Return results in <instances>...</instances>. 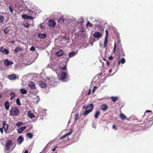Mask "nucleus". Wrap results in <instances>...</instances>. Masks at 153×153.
Here are the masks:
<instances>
[{
	"label": "nucleus",
	"instance_id": "obj_1",
	"mask_svg": "<svg viewBox=\"0 0 153 153\" xmlns=\"http://www.w3.org/2000/svg\"><path fill=\"white\" fill-rule=\"evenodd\" d=\"M20 110L17 107H12L10 110V116H18Z\"/></svg>",
	"mask_w": 153,
	"mask_h": 153
},
{
	"label": "nucleus",
	"instance_id": "obj_2",
	"mask_svg": "<svg viewBox=\"0 0 153 153\" xmlns=\"http://www.w3.org/2000/svg\"><path fill=\"white\" fill-rule=\"evenodd\" d=\"M117 52V54L119 57L124 56L125 55L122 46L120 44L118 47Z\"/></svg>",
	"mask_w": 153,
	"mask_h": 153
},
{
	"label": "nucleus",
	"instance_id": "obj_3",
	"mask_svg": "<svg viewBox=\"0 0 153 153\" xmlns=\"http://www.w3.org/2000/svg\"><path fill=\"white\" fill-rule=\"evenodd\" d=\"M12 142L11 140H8L7 141L5 145L7 150H9L11 147Z\"/></svg>",
	"mask_w": 153,
	"mask_h": 153
},
{
	"label": "nucleus",
	"instance_id": "obj_4",
	"mask_svg": "<svg viewBox=\"0 0 153 153\" xmlns=\"http://www.w3.org/2000/svg\"><path fill=\"white\" fill-rule=\"evenodd\" d=\"M28 86L31 89L35 90L36 89L35 84L32 81L28 83Z\"/></svg>",
	"mask_w": 153,
	"mask_h": 153
},
{
	"label": "nucleus",
	"instance_id": "obj_5",
	"mask_svg": "<svg viewBox=\"0 0 153 153\" xmlns=\"http://www.w3.org/2000/svg\"><path fill=\"white\" fill-rule=\"evenodd\" d=\"M56 25V22L53 19H50L48 21V26L50 27H54Z\"/></svg>",
	"mask_w": 153,
	"mask_h": 153
},
{
	"label": "nucleus",
	"instance_id": "obj_6",
	"mask_svg": "<svg viewBox=\"0 0 153 153\" xmlns=\"http://www.w3.org/2000/svg\"><path fill=\"white\" fill-rule=\"evenodd\" d=\"M2 128H4L5 132H7L8 130V125L6 123V121H3L2 122Z\"/></svg>",
	"mask_w": 153,
	"mask_h": 153
},
{
	"label": "nucleus",
	"instance_id": "obj_7",
	"mask_svg": "<svg viewBox=\"0 0 153 153\" xmlns=\"http://www.w3.org/2000/svg\"><path fill=\"white\" fill-rule=\"evenodd\" d=\"M4 65L6 66H8L10 65L13 64V62L12 61H10L7 59H5L4 61Z\"/></svg>",
	"mask_w": 153,
	"mask_h": 153
},
{
	"label": "nucleus",
	"instance_id": "obj_8",
	"mask_svg": "<svg viewBox=\"0 0 153 153\" xmlns=\"http://www.w3.org/2000/svg\"><path fill=\"white\" fill-rule=\"evenodd\" d=\"M0 51L3 53L7 54L9 53V51L7 49H4L3 47H1L0 49Z\"/></svg>",
	"mask_w": 153,
	"mask_h": 153
},
{
	"label": "nucleus",
	"instance_id": "obj_9",
	"mask_svg": "<svg viewBox=\"0 0 153 153\" xmlns=\"http://www.w3.org/2000/svg\"><path fill=\"white\" fill-rule=\"evenodd\" d=\"M66 76L67 74L66 72H62L60 75V79L61 80H64L65 79Z\"/></svg>",
	"mask_w": 153,
	"mask_h": 153
},
{
	"label": "nucleus",
	"instance_id": "obj_10",
	"mask_svg": "<svg viewBox=\"0 0 153 153\" xmlns=\"http://www.w3.org/2000/svg\"><path fill=\"white\" fill-rule=\"evenodd\" d=\"M93 36L94 37L97 38H99L101 36V33L98 32H95L93 34Z\"/></svg>",
	"mask_w": 153,
	"mask_h": 153
},
{
	"label": "nucleus",
	"instance_id": "obj_11",
	"mask_svg": "<svg viewBox=\"0 0 153 153\" xmlns=\"http://www.w3.org/2000/svg\"><path fill=\"white\" fill-rule=\"evenodd\" d=\"M94 107V105L92 103H91L88 105L86 108V109H87L88 108V110H91V111H92Z\"/></svg>",
	"mask_w": 153,
	"mask_h": 153
},
{
	"label": "nucleus",
	"instance_id": "obj_12",
	"mask_svg": "<svg viewBox=\"0 0 153 153\" xmlns=\"http://www.w3.org/2000/svg\"><path fill=\"white\" fill-rule=\"evenodd\" d=\"M22 17L24 19H33V17L30 16H28L26 14L22 15Z\"/></svg>",
	"mask_w": 153,
	"mask_h": 153
},
{
	"label": "nucleus",
	"instance_id": "obj_13",
	"mask_svg": "<svg viewBox=\"0 0 153 153\" xmlns=\"http://www.w3.org/2000/svg\"><path fill=\"white\" fill-rule=\"evenodd\" d=\"M22 51V48L17 47L14 50V53L15 54H16L19 51Z\"/></svg>",
	"mask_w": 153,
	"mask_h": 153
},
{
	"label": "nucleus",
	"instance_id": "obj_14",
	"mask_svg": "<svg viewBox=\"0 0 153 153\" xmlns=\"http://www.w3.org/2000/svg\"><path fill=\"white\" fill-rule=\"evenodd\" d=\"M72 132H73L72 130H70V131L69 133L65 134L64 135L62 136L61 137L60 139L62 140V139H63L64 138H65L66 137L70 135L72 133Z\"/></svg>",
	"mask_w": 153,
	"mask_h": 153
},
{
	"label": "nucleus",
	"instance_id": "obj_15",
	"mask_svg": "<svg viewBox=\"0 0 153 153\" xmlns=\"http://www.w3.org/2000/svg\"><path fill=\"white\" fill-rule=\"evenodd\" d=\"M8 77L10 80H14L16 78V76L15 74H13L8 75Z\"/></svg>",
	"mask_w": 153,
	"mask_h": 153
},
{
	"label": "nucleus",
	"instance_id": "obj_16",
	"mask_svg": "<svg viewBox=\"0 0 153 153\" xmlns=\"http://www.w3.org/2000/svg\"><path fill=\"white\" fill-rule=\"evenodd\" d=\"M27 127L26 126L22 127L17 129L18 133L19 134L21 133L23 131H24Z\"/></svg>",
	"mask_w": 153,
	"mask_h": 153
},
{
	"label": "nucleus",
	"instance_id": "obj_17",
	"mask_svg": "<svg viewBox=\"0 0 153 153\" xmlns=\"http://www.w3.org/2000/svg\"><path fill=\"white\" fill-rule=\"evenodd\" d=\"M18 143L21 144L24 140V138L22 136H19L17 140Z\"/></svg>",
	"mask_w": 153,
	"mask_h": 153
},
{
	"label": "nucleus",
	"instance_id": "obj_18",
	"mask_svg": "<svg viewBox=\"0 0 153 153\" xmlns=\"http://www.w3.org/2000/svg\"><path fill=\"white\" fill-rule=\"evenodd\" d=\"M64 54V53L62 50H60L59 51L56 53L55 54L57 56H62Z\"/></svg>",
	"mask_w": 153,
	"mask_h": 153
},
{
	"label": "nucleus",
	"instance_id": "obj_19",
	"mask_svg": "<svg viewBox=\"0 0 153 153\" xmlns=\"http://www.w3.org/2000/svg\"><path fill=\"white\" fill-rule=\"evenodd\" d=\"M39 84L42 88H45L46 87V85L43 81H40L39 82Z\"/></svg>",
	"mask_w": 153,
	"mask_h": 153
},
{
	"label": "nucleus",
	"instance_id": "obj_20",
	"mask_svg": "<svg viewBox=\"0 0 153 153\" xmlns=\"http://www.w3.org/2000/svg\"><path fill=\"white\" fill-rule=\"evenodd\" d=\"M27 115L28 117L30 118H32L35 117L34 115L33 114L31 113V111H28Z\"/></svg>",
	"mask_w": 153,
	"mask_h": 153
},
{
	"label": "nucleus",
	"instance_id": "obj_21",
	"mask_svg": "<svg viewBox=\"0 0 153 153\" xmlns=\"http://www.w3.org/2000/svg\"><path fill=\"white\" fill-rule=\"evenodd\" d=\"M5 107L7 110H8L10 107L9 103L8 101H6L4 103Z\"/></svg>",
	"mask_w": 153,
	"mask_h": 153
},
{
	"label": "nucleus",
	"instance_id": "obj_22",
	"mask_svg": "<svg viewBox=\"0 0 153 153\" xmlns=\"http://www.w3.org/2000/svg\"><path fill=\"white\" fill-rule=\"evenodd\" d=\"M108 37L107 36H106L105 37V40L104 43L103 47L104 48H106V45L108 43Z\"/></svg>",
	"mask_w": 153,
	"mask_h": 153
},
{
	"label": "nucleus",
	"instance_id": "obj_23",
	"mask_svg": "<svg viewBox=\"0 0 153 153\" xmlns=\"http://www.w3.org/2000/svg\"><path fill=\"white\" fill-rule=\"evenodd\" d=\"M38 36L40 38L44 39L46 37V34L45 33H39L38 34Z\"/></svg>",
	"mask_w": 153,
	"mask_h": 153
},
{
	"label": "nucleus",
	"instance_id": "obj_24",
	"mask_svg": "<svg viewBox=\"0 0 153 153\" xmlns=\"http://www.w3.org/2000/svg\"><path fill=\"white\" fill-rule=\"evenodd\" d=\"M120 116L122 120H124L126 119L127 117L122 113H121L120 114Z\"/></svg>",
	"mask_w": 153,
	"mask_h": 153
},
{
	"label": "nucleus",
	"instance_id": "obj_25",
	"mask_svg": "<svg viewBox=\"0 0 153 153\" xmlns=\"http://www.w3.org/2000/svg\"><path fill=\"white\" fill-rule=\"evenodd\" d=\"M102 110L103 111H106L108 108L107 105L105 104H103L101 106Z\"/></svg>",
	"mask_w": 153,
	"mask_h": 153
},
{
	"label": "nucleus",
	"instance_id": "obj_26",
	"mask_svg": "<svg viewBox=\"0 0 153 153\" xmlns=\"http://www.w3.org/2000/svg\"><path fill=\"white\" fill-rule=\"evenodd\" d=\"M111 99L113 102H115L118 100V97H117L112 96L111 97Z\"/></svg>",
	"mask_w": 153,
	"mask_h": 153
},
{
	"label": "nucleus",
	"instance_id": "obj_27",
	"mask_svg": "<svg viewBox=\"0 0 153 153\" xmlns=\"http://www.w3.org/2000/svg\"><path fill=\"white\" fill-rule=\"evenodd\" d=\"M125 62V60L124 58H122L118 62V65H120V63L124 64Z\"/></svg>",
	"mask_w": 153,
	"mask_h": 153
},
{
	"label": "nucleus",
	"instance_id": "obj_28",
	"mask_svg": "<svg viewBox=\"0 0 153 153\" xmlns=\"http://www.w3.org/2000/svg\"><path fill=\"white\" fill-rule=\"evenodd\" d=\"M20 91L22 94H26L27 93V91L24 89H20Z\"/></svg>",
	"mask_w": 153,
	"mask_h": 153
},
{
	"label": "nucleus",
	"instance_id": "obj_29",
	"mask_svg": "<svg viewBox=\"0 0 153 153\" xmlns=\"http://www.w3.org/2000/svg\"><path fill=\"white\" fill-rule=\"evenodd\" d=\"M64 19L63 18V16H62L58 20V22L59 23H64Z\"/></svg>",
	"mask_w": 153,
	"mask_h": 153
},
{
	"label": "nucleus",
	"instance_id": "obj_30",
	"mask_svg": "<svg viewBox=\"0 0 153 153\" xmlns=\"http://www.w3.org/2000/svg\"><path fill=\"white\" fill-rule=\"evenodd\" d=\"M91 112V110H86L83 113V114L84 115H87Z\"/></svg>",
	"mask_w": 153,
	"mask_h": 153
},
{
	"label": "nucleus",
	"instance_id": "obj_31",
	"mask_svg": "<svg viewBox=\"0 0 153 153\" xmlns=\"http://www.w3.org/2000/svg\"><path fill=\"white\" fill-rule=\"evenodd\" d=\"M10 95L11 96V97L10 98V100H12L15 96V93L12 92H11L10 93Z\"/></svg>",
	"mask_w": 153,
	"mask_h": 153
},
{
	"label": "nucleus",
	"instance_id": "obj_32",
	"mask_svg": "<svg viewBox=\"0 0 153 153\" xmlns=\"http://www.w3.org/2000/svg\"><path fill=\"white\" fill-rule=\"evenodd\" d=\"M79 116V113H77L75 115L74 117V120L75 121H76L78 120Z\"/></svg>",
	"mask_w": 153,
	"mask_h": 153
},
{
	"label": "nucleus",
	"instance_id": "obj_33",
	"mask_svg": "<svg viewBox=\"0 0 153 153\" xmlns=\"http://www.w3.org/2000/svg\"><path fill=\"white\" fill-rule=\"evenodd\" d=\"M75 55V53L74 52H72L69 53V57L70 58L73 56Z\"/></svg>",
	"mask_w": 153,
	"mask_h": 153
},
{
	"label": "nucleus",
	"instance_id": "obj_34",
	"mask_svg": "<svg viewBox=\"0 0 153 153\" xmlns=\"http://www.w3.org/2000/svg\"><path fill=\"white\" fill-rule=\"evenodd\" d=\"M100 112L99 111H97L95 114L94 117L96 118H97L99 115L100 114Z\"/></svg>",
	"mask_w": 153,
	"mask_h": 153
},
{
	"label": "nucleus",
	"instance_id": "obj_35",
	"mask_svg": "<svg viewBox=\"0 0 153 153\" xmlns=\"http://www.w3.org/2000/svg\"><path fill=\"white\" fill-rule=\"evenodd\" d=\"M26 135L30 138H32L33 136V134L31 133H27L26 134Z\"/></svg>",
	"mask_w": 153,
	"mask_h": 153
},
{
	"label": "nucleus",
	"instance_id": "obj_36",
	"mask_svg": "<svg viewBox=\"0 0 153 153\" xmlns=\"http://www.w3.org/2000/svg\"><path fill=\"white\" fill-rule=\"evenodd\" d=\"M16 101L17 104L18 105H21V103L20 101V99L19 98H17L16 100Z\"/></svg>",
	"mask_w": 153,
	"mask_h": 153
},
{
	"label": "nucleus",
	"instance_id": "obj_37",
	"mask_svg": "<svg viewBox=\"0 0 153 153\" xmlns=\"http://www.w3.org/2000/svg\"><path fill=\"white\" fill-rule=\"evenodd\" d=\"M116 45L115 43H114V48H113V50H114L113 53H116Z\"/></svg>",
	"mask_w": 153,
	"mask_h": 153
},
{
	"label": "nucleus",
	"instance_id": "obj_38",
	"mask_svg": "<svg viewBox=\"0 0 153 153\" xmlns=\"http://www.w3.org/2000/svg\"><path fill=\"white\" fill-rule=\"evenodd\" d=\"M4 20V17L0 15V22H3Z\"/></svg>",
	"mask_w": 153,
	"mask_h": 153
},
{
	"label": "nucleus",
	"instance_id": "obj_39",
	"mask_svg": "<svg viewBox=\"0 0 153 153\" xmlns=\"http://www.w3.org/2000/svg\"><path fill=\"white\" fill-rule=\"evenodd\" d=\"M86 25L89 26L90 27H92V24L90 23L88 21L87 22Z\"/></svg>",
	"mask_w": 153,
	"mask_h": 153
},
{
	"label": "nucleus",
	"instance_id": "obj_40",
	"mask_svg": "<svg viewBox=\"0 0 153 153\" xmlns=\"http://www.w3.org/2000/svg\"><path fill=\"white\" fill-rule=\"evenodd\" d=\"M30 50L31 51H34L35 50V48L34 46H32L30 48Z\"/></svg>",
	"mask_w": 153,
	"mask_h": 153
},
{
	"label": "nucleus",
	"instance_id": "obj_41",
	"mask_svg": "<svg viewBox=\"0 0 153 153\" xmlns=\"http://www.w3.org/2000/svg\"><path fill=\"white\" fill-rule=\"evenodd\" d=\"M9 8L10 10V12L11 13H13V10L12 7H11L10 6H9Z\"/></svg>",
	"mask_w": 153,
	"mask_h": 153
},
{
	"label": "nucleus",
	"instance_id": "obj_42",
	"mask_svg": "<svg viewBox=\"0 0 153 153\" xmlns=\"http://www.w3.org/2000/svg\"><path fill=\"white\" fill-rule=\"evenodd\" d=\"M63 70H66L67 69V66L66 65H65L63 67L61 68Z\"/></svg>",
	"mask_w": 153,
	"mask_h": 153
},
{
	"label": "nucleus",
	"instance_id": "obj_43",
	"mask_svg": "<svg viewBox=\"0 0 153 153\" xmlns=\"http://www.w3.org/2000/svg\"><path fill=\"white\" fill-rule=\"evenodd\" d=\"M97 88V87L96 86H94V87L92 91V93H94L95 91V89H96Z\"/></svg>",
	"mask_w": 153,
	"mask_h": 153
},
{
	"label": "nucleus",
	"instance_id": "obj_44",
	"mask_svg": "<svg viewBox=\"0 0 153 153\" xmlns=\"http://www.w3.org/2000/svg\"><path fill=\"white\" fill-rule=\"evenodd\" d=\"M25 27L26 28H28L30 26V25L28 23H26V25H24Z\"/></svg>",
	"mask_w": 153,
	"mask_h": 153
},
{
	"label": "nucleus",
	"instance_id": "obj_45",
	"mask_svg": "<svg viewBox=\"0 0 153 153\" xmlns=\"http://www.w3.org/2000/svg\"><path fill=\"white\" fill-rule=\"evenodd\" d=\"M22 124V122H18L16 124V126H20L21 124Z\"/></svg>",
	"mask_w": 153,
	"mask_h": 153
},
{
	"label": "nucleus",
	"instance_id": "obj_46",
	"mask_svg": "<svg viewBox=\"0 0 153 153\" xmlns=\"http://www.w3.org/2000/svg\"><path fill=\"white\" fill-rule=\"evenodd\" d=\"M4 32L5 34H7L8 33V30H7V29L5 28L4 30Z\"/></svg>",
	"mask_w": 153,
	"mask_h": 153
},
{
	"label": "nucleus",
	"instance_id": "obj_47",
	"mask_svg": "<svg viewBox=\"0 0 153 153\" xmlns=\"http://www.w3.org/2000/svg\"><path fill=\"white\" fill-rule=\"evenodd\" d=\"M113 128L115 129L116 130H117V127L114 124L112 126Z\"/></svg>",
	"mask_w": 153,
	"mask_h": 153
},
{
	"label": "nucleus",
	"instance_id": "obj_48",
	"mask_svg": "<svg viewBox=\"0 0 153 153\" xmlns=\"http://www.w3.org/2000/svg\"><path fill=\"white\" fill-rule=\"evenodd\" d=\"M3 128L2 127L0 128V131L1 132V134H3Z\"/></svg>",
	"mask_w": 153,
	"mask_h": 153
},
{
	"label": "nucleus",
	"instance_id": "obj_49",
	"mask_svg": "<svg viewBox=\"0 0 153 153\" xmlns=\"http://www.w3.org/2000/svg\"><path fill=\"white\" fill-rule=\"evenodd\" d=\"M113 59V57L112 56H110L108 58V59L110 60H112Z\"/></svg>",
	"mask_w": 153,
	"mask_h": 153
},
{
	"label": "nucleus",
	"instance_id": "obj_50",
	"mask_svg": "<svg viewBox=\"0 0 153 153\" xmlns=\"http://www.w3.org/2000/svg\"><path fill=\"white\" fill-rule=\"evenodd\" d=\"M106 64L107 66H109L110 65V64L109 62L107 60H106Z\"/></svg>",
	"mask_w": 153,
	"mask_h": 153
},
{
	"label": "nucleus",
	"instance_id": "obj_51",
	"mask_svg": "<svg viewBox=\"0 0 153 153\" xmlns=\"http://www.w3.org/2000/svg\"><path fill=\"white\" fill-rule=\"evenodd\" d=\"M145 113H146V112H150V113H151L152 112V111H150V110H146L145 112Z\"/></svg>",
	"mask_w": 153,
	"mask_h": 153
},
{
	"label": "nucleus",
	"instance_id": "obj_52",
	"mask_svg": "<svg viewBox=\"0 0 153 153\" xmlns=\"http://www.w3.org/2000/svg\"><path fill=\"white\" fill-rule=\"evenodd\" d=\"M91 90L90 89L87 93V95H89L91 94Z\"/></svg>",
	"mask_w": 153,
	"mask_h": 153
},
{
	"label": "nucleus",
	"instance_id": "obj_53",
	"mask_svg": "<svg viewBox=\"0 0 153 153\" xmlns=\"http://www.w3.org/2000/svg\"><path fill=\"white\" fill-rule=\"evenodd\" d=\"M40 27L41 28H44V27H43V25H42L41 24H40Z\"/></svg>",
	"mask_w": 153,
	"mask_h": 153
},
{
	"label": "nucleus",
	"instance_id": "obj_54",
	"mask_svg": "<svg viewBox=\"0 0 153 153\" xmlns=\"http://www.w3.org/2000/svg\"><path fill=\"white\" fill-rule=\"evenodd\" d=\"M105 33H106V36H108V30H106L105 31Z\"/></svg>",
	"mask_w": 153,
	"mask_h": 153
},
{
	"label": "nucleus",
	"instance_id": "obj_55",
	"mask_svg": "<svg viewBox=\"0 0 153 153\" xmlns=\"http://www.w3.org/2000/svg\"><path fill=\"white\" fill-rule=\"evenodd\" d=\"M28 151L27 150H26L25 151L24 153H28Z\"/></svg>",
	"mask_w": 153,
	"mask_h": 153
},
{
	"label": "nucleus",
	"instance_id": "obj_56",
	"mask_svg": "<svg viewBox=\"0 0 153 153\" xmlns=\"http://www.w3.org/2000/svg\"><path fill=\"white\" fill-rule=\"evenodd\" d=\"M11 43L13 44H14L15 43V42L14 41H12L11 42Z\"/></svg>",
	"mask_w": 153,
	"mask_h": 153
},
{
	"label": "nucleus",
	"instance_id": "obj_57",
	"mask_svg": "<svg viewBox=\"0 0 153 153\" xmlns=\"http://www.w3.org/2000/svg\"><path fill=\"white\" fill-rule=\"evenodd\" d=\"M56 147H55V148H54V149L52 150V151H53V152H54V151H55V150L56 148Z\"/></svg>",
	"mask_w": 153,
	"mask_h": 153
},
{
	"label": "nucleus",
	"instance_id": "obj_58",
	"mask_svg": "<svg viewBox=\"0 0 153 153\" xmlns=\"http://www.w3.org/2000/svg\"><path fill=\"white\" fill-rule=\"evenodd\" d=\"M112 71V69H110L109 70V72L110 73H111V71Z\"/></svg>",
	"mask_w": 153,
	"mask_h": 153
},
{
	"label": "nucleus",
	"instance_id": "obj_59",
	"mask_svg": "<svg viewBox=\"0 0 153 153\" xmlns=\"http://www.w3.org/2000/svg\"><path fill=\"white\" fill-rule=\"evenodd\" d=\"M2 95L1 94H0V99L2 97Z\"/></svg>",
	"mask_w": 153,
	"mask_h": 153
},
{
	"label": "nucleus",
	"instance_id": "obj_60",
	"mask_svg": "<svg viewBox=\"0 0 153 153\" xmlns=\"http://www.w3.org/2000/svg\"><path fill=\"white\" fill-rule=\"evenodd\" d=\"M85 108V106H83V109H84V108Z\"/></svg>",
	"mask_w": 153,
	"mask_h": 153
},
{
	"label": "nucleus",
	"instance_id": "obj_61",
	"mask_svg": "<svg viewBox=\"0 0 153 153\" xmlns=\"http://www.w3.org/2000/svg\"><path fill=\"white\" fill-rule=\"evenodd\" d=\"M103 59H104V61H105V60H106H106H105V58H104Z\"/></svg>",
	"mask_w": 153,
	"mask_h": 153
},
{
	"label": "nucleus",
	"instance_id": "obj_62",
	"mask_svg": "<svg viewBox=\"0 0 153 153\" xmlns=\"http://www.w3.org/2000/svg\"><path fill=\"white\" fill-rule=\"evenodd\" d=\"M37 97H38L39 98V96H37Z\"/></svg>",
	"mask_w": 153,
	"mask_h": 153
},
{
	"label": "nucleus",
	"instance_id": "obj_63",
	"mask_svg": "<svg viewBox=\"0 0 153 153\" xmlns=\"http://www.w3.org/2000/svg\"><path fill=\"white\" fill-rule=\"evenodd\" d=\"M8 153V152H7V153Z\"/></svg>",
	"mask_w": 153,
	"mask_h": 153
},
{
	"label": "nucleus",
	"instance_id": "obj_64",
	"mask_svg": "<svg viewBox=\"0 0 153 153\" xmlns=\"http://www.w3.org/2000/svg\"><path fill=\"white\" fill-rule=\"evenodd\" d=\"M41 153V152H40V153Z\"/></svg>",
	"mask_w": 153,
	"mask_h": 153
}]
</instances>
